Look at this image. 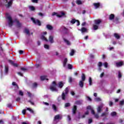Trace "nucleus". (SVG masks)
Wrapping results in <instances>:
<instances>
[{"label":"nucleus","instance_id":"obj_26","mask_svg":"<svg viewBox=\"0 0 124 124\" xmlns=\"http://www.w3.org/2000/svg\"><path fill=\"white\" fill-rule=\"evenodd\" d=\"M12 85L15 87H16L17 89H19V86L18 85V84H17V83L16 82H13Z\"/></svg>","mask_w":124,"mask_h":124},{"label":"nucleus","instance_id":"obj_36","mask_svg":"<svg viewBox=\"0 0 124 124\" xmlns=\"http://www.w3.org/2000/svg\"><path fill=\"white\" fill-rule=\"evenodd\" d=\"M68 69H72L73 68V66L71 64H68Z\"/></svg>","mask_w":124,"mask_h":124},{"label":"nucleus","instance_id":"obj_54","mask_svg":"<svg viewBox=\"0 0 124 124\" xmlns=\"http://www.w3.org/2000/svg\"><path fill=\"white\" fill-rule=\"evenodd\" d=\"M91 113L93 115H95V112H94V110L93 109H91Z\"/></svg>","mask_w":124,"mask_h":124},{"label":"nucleus","instance_id":"obj_48","mask_svg":"<svg viewBox=\"0 0 124 124\" xmlns=\"http://www.w3.org/2000/svg\"><path fill=\"white\" fill-rule=\"evenodd\" d=\"M104 65L106 68H107V67H108V63L107 62L104 63Z\"/></svg>","mask_w":124,"mask_h":124},{"label":"nucleus","instance_id":"obj_21","mask_svg":"<svg viewBox=\"0 0 124 124\" xmlns=\"http://www.w3.org/2000/svg\"><path fill=\"white\" fill-rule=\"evenodd\" d=\"M66 63H67V58H65L63 62V66L65 67L66 66Z\"/></svg>","mask_w":124,"mask_h":124},{"label":"nucleus","instance_id":"obj_55","mask_svg":"<svg viewBox=\"0 0 124 124\" xmlns=\"http://www.w3.org/2000/svg\"><path fill=\"white\" fill-rule=\"evenodd\" d=\"M22 113L23 115H26V109H24L22 111Z\"/></svg>","mask_w":124,"mask_h":124},{"label":"nucleus","instance_id":"obj_16","mask_svg":"<svg viewBox=\"0 0 124 124\" xmlns=\"http://www.w3.org/2000/svg\"><path fill=\"white\" fill-rule=\"evenodd\" d=\"M11 5H12V0H11L10 1H9L8 4L5 5V6L7 7V8H8V7H10Z\"/></svg>","mask_w":124,"mask_h":124},{"label":"nucleus","instance_id":"obj_17","mask_svg":"<svg viewBox=\"0 0 124 124\" xmlns=\"http://www.w3.org/2000/svg\"><path fill=\"white\" fill-rule=\"evenodd\" d=\"M78 85L79 86V87H80V88H83L84 81H83L82 80L79 81V82H78Z\"/></svg>","mask_w":124,"mask_h":124},{"label":"nucleus","instance_id":"obj_45","mask_svg":"<svg viewBox=\"0 0 124 124\" xmlns=\"http://www.w3.org/2000/svg\"><path fill=\"white\" fill-rule=\"evenodd\" d=\"M37 87V83L35 82L32 84V88H36Z\"/></svg>","mask_w":124,"mask_h":124},{"label":"nucleus","instance_id":"obj_15","mask_svg":"<svg viewBox=\"0 0 124 124\" xmlns=\"http://www.w3.org/2000/svg\"><path fill=\"white\" fill-rule=\"evenodd\" d=\"M93 5H94L96 9H97L98 7H99V6H100V3H93Z\"/></svg>","mask_w":124,"mask_h":124},{"label":"nucleus","instance_id":"obj_57","mask_svg":"<svg viewBox=\"0 0 124 124\" xmlns=\"http://www.w3.org/2000/svg\"><path fill=\"white\" fill-rule=\"evenodd\" d=\"M67 118L69 122H70V121H71V117H70V115H67Z\"/></svg>","mask_w":124,"mask_h":124},{"label":"nucleus","instance_id":"obj_3","mask_svg":"<svg viewBox=\"0 0 124 124\" xmlns=\"http://www.w3.org/2000/svg\"><path fill=\"white\" fill-rule=\"evenodd\" d=\"M31 20L33 24H34L35 25H37L38 26H41V22L39 19L35 20L34 18L31 17Z\"/></svg>","mask_w":124,"mask_h":124},{"label":"nucleus","instance_id":"obj_41","mask_svg":"<svg viewBox=\"0 0 124 124\" xmlns=\"http://www.w3.org/2000/svg\"><path fill=\"white\" fill-rule=\"evenodd\" d=\"M89 82L90 86H92V83L93 82V80L92 79V78L90 77L89 79Z\"/></svg>","mask_w":124,"mask_h":124},{"label":"nucleus","instance_id":"obj_52","mask_svg":"<svg viewBox=\"0 0 124 124\" xmlns=\"http://www.w3.org/2000/svg\"><path fill=\"white\" fill-rule=\"evenodd\" d=\"M63 31L65 32V33H67V31H68V29L66 28V27H64Z\"/></svg>","mask_w":124,"mask_h":124},{"label":"nucleus","instance_id":"obj_37","mask_svg":"<svg viewBox=\"0 0 124 124\" xmlns=\"http://www.w3.org/2000/svg\"><path fill=\"white\" fill-rule=\"evenodd\" d=\"M77 20L75 19H72L70 23H71V24H75V23L77 22Z\"/></svg>","mask_w":124,"mask_h":124},{"label":"nucleus","instance_id":"obj_7","mask_svg":"<svg viewBox=\"0 0 124 124\" xmlns=\"http://www.w3.org/2000/svg\"><path fill=\"white\" fill-rule=\"evenodd\" d=\"M116 65L117 67H120L121 66H123V65H124V62L121 61L120 62H117L116 63Z\"/></svg>","mask_w":124,"mask_h":124},{"label":"nucleus","instance_id":"obj_46","mask_svg":"<svg viewBox=\"0 0 124 124\" xmlns=\"http://www.w3.org/2000/svg\"><path fill=\"white\" fill-rule=\"evenodd\" d=\"M20 70H22V71H27L28 69H27L26 68H24V67H21L20 68Z\"/></svg>","mask_w":124,"mask_h":124},{"label":"nucleus","instance_id":"obj_25","mask_svg":"<svg viewBox=\"0 0 124 124\" xmlns=\"http://www.w3.org/2000/svg\"><path fill=\"white\" fill-rule=\"evenodd\" d=\"M64 15H65V13H64V12H62L61 15H57V16L59 17V18H61V17H62V16H64Z\"/></svg>","mask_w":124,"mask_h":124},{"label":"nucleus","instance_id":"obj_64","mask_svg":"<svg viewBox=\"0 0 124 124\" xmlns=\"http://www.w3.org/2000/svg\"><path fill=\"white\" fill-rule=\"evenodd\" d=\"M17 74L18 75H19L20 76H22V77H23L24 76L23 75V74L22 73H21V72H18L17 73Z\"/></svg>","mask_w":124,"mask_h":124},{"label":"nucleus","instance_id":"obj_20","mask_svg":"<svg viewBox=\"0 0 124 124\" xmlns=\"http://www.w3.org/2000/svg\"><path fill=\"white\" fill-rule=\"evenodd\" d=\"M46 28L47 29V30H49V31H52V30L54 29L53 26L49 24L46 25Z\"/></svg>","mask_w":124,"mask_h":124},{"label":"nucleus","instance_id":"obj_39","mask_svg":"<svg viewBox=\"0 0 124 124\" xmlns=\"http://www.w3.org/2000/svg\"><path fill=\"white\" fill-rule=\"evenodd\" d=\"M27 110H28V111H30V112H31L32 114H33V113L34 112L33 111V110H32L31 108H27Z\"/></svg>","mask_w":124,"mask_h":124},{"label":"nucleus","instance_id":"obj_38","mask_svg":"<svg viewBox=\"0 0 124 124\" xmlns=\"http://www.w3.org/2000/svg\"><path fill=\"white\" fill-rule=\"evenodd\" d=\"M8 70H9V68L8 66H5V73L8 74Z\"/></svg>","mask_w":124,"mask_h":124},{"label":"nucleus","instance_id":"obj_24","mask_svg":"<svg viewBox=\"0 0 124 124\" xmlns=\"http://www.w3.org/2000/svg\"><path fill=\"white\" fill-rule=\"evenodd\" d=\"M80 31L83 33L86 32V31H87V29H86V28L82 27V28H81Z\"/></svg>","mask_w":124,"mask_h":124},{"label":"nucleus","instance_id":"obj_30","mask_svg":"<svg viewBox=\"0 0 124 124\" xmlns=\"http://www.w3.org/2000/svg\"><path fill=\"white\" fill-rule=\"evenodd\" d=\"M93 29L94 31H96V30H98V25L96 24L93 25Z\"/></svg>","mask_w":124,"mask_h":124},{"label":"nucleus","instance_id":"obj_60","mask_svg":"<svg viewBox=\"0 0 124 124\" xmlns=\"http://www.w3.org/2000/svg\"><path fill=\"white\" fill-rule=\"evenodd\" d=\"M76 22L77 23V26H80V21L78 20H77Z\"/></svg>","mask_w":124,"mask_h":124},{"label":"nucleus","instance_id":"obj_19","mask_svg":"<svg viewBox=\"0 0 124 124\" xmlns=\"http://www.w3.org/2000/svg\"><path fill=\"white\" fill-rule=\"evenodd\" d=\"M52 107L54 112H57V111H58V108H57V106H56V105L53 104Z\"/></svg>","mask_w":124,"mask_h":124},{"label":"nucleus","instance_id":"obj_11","mask_svg":"<svg viewBox=\"0 0 124 124\" xmlns=\"http://www.w3.org/2000/svg\"><path fill=\"white\" fill-rule=\"evenodd\" d=\"M109 20H110V21H112V20H114L115 19V15L111 14L108 17Z\"/></svg>","mask_w":124,"mask_h":124},{"label":"nucleus","instance_id":"obj_34","mask_svg":"<svg viewBox=\"0 0 124 124\" xmlns=\"http://www.w3.org/2000/svg\"><path fill=\"white\" fill-rule=\"evenodd\" d=\"M64 93L66 94H67L68 93V92H69V89H68V87H66L64 90Z\"/></svg>","mask_w":124,"mask_h":124},{"label":"nucleus","instance_id":"obj_51","mask_svg":"<svg viewBox=\"0 0 124 124\" xmlns=\"http://www.w3.org/2000/svg\"><path fill=\"white\" fill-rule=\"evenodd\" d=\"M44 48H45V49H49V45H44Z\"/></svg>","mask_w":124,"mask_h":124},{"label":"nucleus","instance_id":"obj_22","mask_svg":"<svg viewBox=\"0 0 124 124\" xmlns=\"http://www.w3.org/2000/svg\"><path fill=\"white\" fill-rule=\"evenodd\" d=\"M62 119L61 116L60 115V114H58L57 115H55V117H54V120H60Z\"/></svg>","mask_w":124,"mask_h":124},{"label":"nucleus","instance_id":"obj_31","mask_svg":"<svg viewBox=\"0 0 124 124\" xmlns=\"http://www.w3.org/2000/svg\"><path fill=\"white\" fill-rule=\"evenodd\" d=\"M111 117H115V116H117V112L115 111H113L110 113Z\"/></svg>","mask_w":124,"mask_h":124},{"label":"nucleus","instance_id":"obj_43","mask_svg":"<svg viewBox=\"0 0 124 124\" xmlns=\"http://www.w3.org/2000/svg\"><path fill=\"white\" fill-rule=\"evenodd\" d=\"M30 8L31 11H34V10H35V8L34 6H30Z\"/></svg>","mask_w":124,"mask_h":124},{"label":"nucleus","instance_id":"obj_32","mask_svg":"<svg viewBox=\"0 0 124 124\" xmlns=\"http://www.w3.org/2000/svg\"><path fill=\"white\" fill-rule=\"evenodd\" d=\"M63 40L64 41V42H65V43H66L67 45H70V42H69V41L66 40V39H63Z\"/></svg>","mask_w":124,"mask_h":124},{"label":"nucleus","instance_id":"obj_6","mask_svg":"<svg viewBox=\"0 0 124 124\" xmlns=\"http://www.w3.org/2000/svg\"><path fill=\"white\" fill-rule=\"evenodd\" d=\"M94 23L95 24V25H97V26H98L99 24H101V23H102V20H101V19H96L94 20Z\"/></svg>","mask_w":124,"mask_h":124},{"label":"nucleus","instance_id":"obj_5","mask_svg":"<svg viewBox=\"0 0 124 124\" xmlns=\"http://www.w3.org/2000/svg\"><path fill=\"white\" fill-rule=\"evenodd\" d=\"M8 62L11 64V65H13V66H14L15 67H18L19 66V64L15 63L14 61L11 60H8Z\"/></svg>","mask_w":124,"mask_h":124},{"label":"nucleus","instance_id":"obj_42","mask_svg":"<svg viewBox=\"0 0 124 124\" xmlns=\"http://www.w3.org/2000/svg\"><path fill=\"white\" fill-rule=\"evenodd\" d=\"M75 53V51L74 50V49H72L70 52V56H74Z\"/></svg>","mask_w":124,"mask_h":124},{"label":"nucleus","instance_id":"obj_59","mask_svg":"<svg viewBox=\"0 0 124 124\" xmlns=\"http://www.w3.org/2000/svg\"><path fill=\"white\" fill-rule=\"evenodd\" d=\"M103 76H104V72H103L100 74V78H102Z\"/></svg>","mask_w":124,"mask_h":124},{"label":"nucleus","instance_id":"obj_44","mask_svg":"<svg viewBox=\"0 0 124 124\" xmlns=\"http://www.w3.org/2000/svg\"><path fill=\"white\" fill-rule=\"evenodd\" d=\"M19 95L23 96L24 95V92H22L21 90H20L19 91Z\"/></svg>","mask_w":124,"mask_h":124},{"label":"nucleus","instance_id":"obj_23","mask_svg":"<svg viewBox=\"0 0 124 124\" xmlns=\"http://www.w3.org/2000/svg\"><path fill=\"white\" fill-rule=\"evenodd\" d=\"M86 80V76H85V74H82L81 76V81L83 82Z\"/></svg>","mask_w":124,"mask_h":124},{"label":"nucleus","instance_id":"obj_27","mask_svg":"<svg viewBox=\"0 0 124 124\" xmlns=\"http://www.w3.org/2000/svg\"><path fill=\"white\" fill-rule=\"evenodd\" d=\"M114 35L115 38H116L117 39H120V38H121V37L117 33H115L114 34Z\"/></svg>","mask_w":124,"mask_h":124},{"label":"nucleus","instance_id":"obj_58","mask_svg":"<svg viewBox=\"0 0 124 124\" xmlns=\"http://www.w3.org/2000/svg\"><path fill=\"white\" fill-rule=\"evenodd\" d=\"M92 123H93V120L92 119H89L88 124H92Z\"/></svg>","mask_w":124,"mask_h":124},{"label":"nucleus","instance_id":"obj_1","mask_svg":"<svg viewBox=\"0 0 124 124\" xmlns=\"http://www.w3.org/2000/svg\"><path fill=\"white\" fill-rule=\"evenodd\" d=\"M57 82L55 81H53L52 83V85L50 86V90L52 92H58V89H57Z\"/></svg>","mask_w":124,"mask_h":124},{"label":"nucleus","instance_id":"obj_8","mask_svg":"<svg viewBox=\"0 0 124 124\" xmlns=\"http://www.w3.org/2000/svg\"><path fill=\"white\" fill-rule=\"evenodd\" d=\"M76 111H77V106L76 105H74L72 108V112L73 115H75V114H76Z\"/></svg>","mask_w":124,"mask_h":124},{"label":"nucleus","instance_id":"obj_13","mask_svg":"<svg viewBox=\"0 0 124 124\" xmlns=\"http://www.w3.org/2000/svg\"><path fill=\"white\" fill-rule=\"evenodd\" d=\"M102 108H103V106L102 105H100L98 107L97 109L98 113H100V112L102 111Z\"/></svg>","mask_w":124,"mask_h":124},{"label":"nucleus","instance_id":"obj_53","mask_svg":"<svg viewBox=\"0 0 124 124\" xmlns=\"http://www.w3.org/2000/svg\"><path fill=\"white\" fill-rule=\"evenodd\" d=\"M94 115L96 119H98L99 118V115H98V114H95Z\"/></svg>","mask_w":124,"mask_h":124},{"label":"nucleus","instance_id":"obj_40","mask_svg":"<svg viewBox=\"0 0 124 124\" xmlns=\"http://www.w3.org/2000/svg\"><path fill=\"white\" fill-rule=\"evenodd\" d=\"M73 79L71 77H69L68 78V82L69 83H72Z\"/></svg>","mask_w":124,"mask_h":124},{"label":"nucleus","instance_id":"obj_33","mask_svg":"<svg viewBox=\"0 0 124 124\" xmlns=\"http://www.w3.org/2000/svg\"><path fill=\"white\" fill-rule=\"evenodd\" d=\"M77 4H78V5H80L81 4H82V1L80 0H77L76 1Z\"/></svg>","mask_w":124,"mask_h":124},{"label":"nucleus","instance_id":"obj_63","mask_svg":"<svg viewBox=\"0 0 124 124\" xmlns=\"http://www.w3.org/2000/svg\"><path fill=\"white\" fill-rule=\"evenodd\" d=\"M19 53L20 55H22V54H24V51H23V50H19Z\"/></svg>","mask_w":124,"mask_h":124},{"label":"nucleus","instance_id":"obj_61","mask_svg":"<svg viewBox=\"0 0 124 124\" xmlns=\"http://www.w3.org/2000/svg\"><path fill=\"white\" fill-rule=\"evenodd\" d=\"M87 100H88V101H90L91 102L92 101V98H91V97H89V96H87Z\"/></svg>","mask_w":124,"mask_h":124},{"label":"nucleus","instance_id":"obj_35","mask_svg":"<svg viewBox=\"0 0 124 124\" xmlns=\"http://www.w3.org/2000/svg\"><path fill=\"white\" fill-rule=\"evenodd\" d=\"M70 106H71V105H70V104L69 103H66L64 105V107L65 108H66L67 107H70Z\"/></svg>","mask_w":124,"mask_h":124},{"label":"nucleus","instance_id":"obj_18","mask_svg":"<svg viewBox=\"0 0 124 124\" xmlns=\"http://www.w3.org/2000/svg\"><path fill=\"white\" fill-rule=\"evenodd\" d=\"M75 104L76 105H81L82 104V101L81 100H77L75 102Z\"/></svg>","mask_w":124,"mask_h":124},{"label":"nucleus","instance_id":"obj_56","mask_svg":"<svg viewBox=\"0 0 124 124\" xmlns=\"http://www.w3.org/2000/svg\"><path fill=\"white\" fill-rule=\"evenodd\" d=\"M87 110H92V107L91 106H88L87 107Z\"/></svg>","mask_w":124,"mask_h":124},{"label":"nucleus","instance_id":"obj_4","mask_svg":"<svg viewBox=\"0 0 124 124\" xmlns=\"http://www.w3.org/2000/svg\"><path fill=\"white\" fill-rule=\"evenodd\" d=\"M14 22L16 24V28L17 29H21V28H22V23H21V22H20L19 20H18L17 18L15 19Z\"/></svg>","mask_w":124,"mask_h":124},{"label":"nucleus","instance_id":"obj_29","mask_svg":"<svg viewBox=\"0 0 124 124\" xmlns=\"http://www.w3.org/2000/svg\"><path fill=\"white\" fill-rule=\"evenodd\" d=\"M65 94L64 92L62 93V100H65Z\"/></svg>","mask_w":124,"mask_h":124},{"label":"nucleus","instance_id":"obj_14","mask_svg":"<svg viewBox=\"0 0 124 124\" xmlns=\"http://www.w3.org/2000/svg\"><path fill=\"white\" fill-rule=\"evenodd\" d=\"M47 77L46 76H43L40 77V79L41 81H44L45 80H46L48 81L49 80L48 78H46Z\"/></svg>","mask_w":124,"mask_h":124},{"label":"nucleus","instance_id":"obj_2","mask_svg":"<svg viewBox=\"0 0 124 124\" xmlns=\"http://www.w3.org/2000/svg\"><path fill=\"white\" fill-rule=\"evenodd\" d=\"M7 19L9 20V21H8L9 27L10 28H11V27L13 26V24H14V21H13V20H12V17H11V16H7Z\"/></svg>","mask_w":124,"mask_h":124},{"label":"nucleus","instance_id":"obj_47","mask_svg":"<svg viewBox=\"0 0 124 124\" xmlns=\"http://www.w3.org/2000/svg\"><path fill=\"white\" fill-rule=\"evenodd\" d=\"M98 67H101V66H102V62H99L98 63Z\"/></svg>","mask_w":124,"mask_h":124},{"label":"nucleus","instance_id":"obj_9","mask_svg":"<svg viewBox=\"0 0 124 124\" xmlns=\"http://www.w3.org/2000/svg\"><path fill=\"white\" fill-rule=\"evenodd\" d=\"M48 41L51 44H53L54 42V36L50 35L48 38Z\"/></svg>","mask_w":124,"mask_h":124},{"label":"nucleus","instance_id":"obj_62","mask_svg":"<svg viewBox=\"0 0 124 124\" xmlns=\"http://www.w3.org/2000/svg\"><path fill=\"white\" fill-rule=\"evenodd\" d=\"M118 78H122V74L121 73V72H119L118 73Z\"/></svg>","mask_w":124,"mask_h":124},{"label":"nucleus","instance_id":"obj_12","mask_svg":"<svg viewBox=\"0 0 124 124\" xmlns=\"http://www.w3.org/2000/svg\"><path fill=\"white\" fill-rule=\"evenodd\" d=\"M24 32H25V33H26V34H27L28 35H31V33L30 32V30L27 28H25L24 29Z\"/></svg>","mask_w":124,"mask_h":124},{"label":"nucleus","instance_id":"obj_28","mask_svg":"<svg viewBox=\"0 0 124 124\" xmlns=\"http://www.w3.org/2000/svg\"><path fill=\"white\" fill-rule=\"evenodd\" d=\"M41 39L42 40H45V41H46V42H48V39L44 36V35H42L41 37Z\"/></svg>","mask_w":124,"mask_h":124},{"label":"nucleus","instance_id":"obj_50","mask_svg":"<svg viewBox=\"0 0 124 124\" xmlns=\"http://www.w3.org/2000/svg\"><path fill=\"white\" fill-rule=\"evenodd\" d=\"M108 113H106V112H104V113H102L101 115V117H104V116H106V115H107Z\"/></svg>","mask_w":124,"mask_h":124},{"label":"nucleus","instance_id":"obj_10","mask_svg":"<svg viewBox=\"0 0 124 124\" xmlns=\"http://www.w3.org/2000/svg\"><path fill=\"white\" fill-rule=\"evenodd\" d=\"M64 84L62 81H60L58 83V88L60 89H62V87H63Z\"/></svg>","mask_w":124,"mask_h":124},{"label":"nucleus","instance_id":"obj_49","mask_svg":"<svg viewBox=\"0 0 124 124\" xmlns=\"http://www.w3.org/2000/svg\"><path fill=\"white\" fill-rule=\"evenodd\" d=\"M124 100H123L122 101H120V105H121L122 106V105H124Z\"/></svg>","mask_w":124,"mask_h":124}]
</instances>
